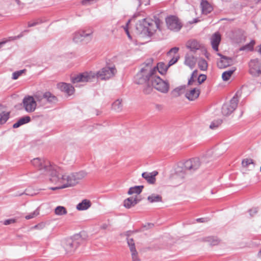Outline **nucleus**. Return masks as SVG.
I'll list each match as a JSON object with an SVG mask.
<instances>
[{
    "mask_svg": "<svg viewBox=\"0 0 261 261\" xmlns=\"http://www.w3.org/2000/svg\"><path fill=\"white\" fill-rule=\"evenodd\" d=\"M32 164L38 169L40 174L48 175L50 181L57 185H61V188L73 187L76 185L73 173L61 174L59 168L52 166L49 161L40 158L31 161Z\"/></svg>",
    "mask_w": 261,
    "mask_h": 261,
    "instance_id": "1",
    "label": "nucleus"
},
{
    "mask_svg": "<svg viewBox=\"0 0 261 261\" xmlns=\"http://www.w3.org/2000/svg\"><path fill=\"white\" fill-rule=\"evenodd\" d=\"M210 155V153H209L201 156L200 158H193L185 161L176 168L173 179L177 180L178 184L181 183L186 176L187 172L193 173L198 170L202 163L209 162Z\"/></svg>",
    "mask_w": 261,
    "mask_h": 261,
    "instance_id": "2",
    "label": "nucleus"
},
{
    "mask_svg": "<svg viewBox=\"0 0 261 261\" xmlns=\"http://www.w3.org/2000/svg\"><path fill=\"white\" fill-rule=\"evenodd\" d=\"M117 72L114 66H106L95 73L92 71L85 72L72 77L71 81L73 84L79 83L91 82L96 77L101 80H108L113 77Z\"/></svg>",
    "mask_w": 261,
    "mask_h": 261,
    "instance_id": "3",
    "label": "nucleus"
},
{
    "mask_svg": "<svg viewBox=\"0 0 261 261\" xmlns=\"http://www.w3.org/2000/svg\"><path fill=\"white\" fill-rule=\"evenodd\" d=\"M161 21L159 18L154 20L145 18L139 20L136 24L135 32L143 36H151L157 29H160Z\"/></svg>",
    "mask_w": 261,
    "mask_h": 261,
    "instance_id": "4",
    "label": "nucleus"
},
{
    "mask_svg": "<svg viewBox=\"0 0 261 261\" xmlns=\"http://www.w3.org/2000/svg\"><path fill=\"white\" fill-rule=\"evenodd\" d=\"M155 73H156L155 68H151L149 64H147L142 68L135 76V83L137 84H143L148 81H151V79Z\"/></svg>",
    "mask_w": 261,
    "mask_h": 261,
    "instance_id": "5",
    "label": "nucleus"
},
{
    "mask_svg": "<svg viewBox=\"0 0 261 261\" xmlns=\"http://www.w3.org/2000/svg\"><path fill=\"white\" fill-rule=\"evenodd\" d=\"M83 241L81 236L76 234L72 238L64 240L62 242V246L67 253H72L76 250Z\"/></svg>",
    "mask_w": 261,
    "mask_h": 261,
    "instance_id": "6",
    "label": "nucleus"
},
{
    "mask_svg": "<svg viewBox=\"0 0 261 261\" xmlns=\"http://www.w3.org/2000/svg\"><path fill=\"white\" fill-rule=\"evenodd\" d=\"M240 95V93L237 92L229 101L223 105L222 108V113L223 115L228 116L236 109Z\"/></svg>",
    "mask_w": 261,
    "mask_h": 261,
    "instance_id": "7",
    "label": "nucleus"
},
{
    "mask_svg": "<svg viewBox=\"0 0 261 261\" xmlns=\"http://www.w3.org/2000/svg\"><path fill=\"white\" fill-rule=\"evenodd\" d=\"M152 86L156 90L163 93H166L169 90V84L165 81L163 80L155 73L151 79Z\"/></svg>",
    "mask_w": 261,
    "mask_h": 261,
    "instance_id": "8",
    "label": "nucleus"
},
{
    "mask_svg": "<svg viewBox=\"0 0 261 261\" xmlns=\"http://www.w3.org/2000/svg\"><path fill=\"white\" fill-rule=\"evenodd\" d=\"M167 28L174 32L179 31L182 28V24L180 20L175 16H169L166 18Z\"/></svg>",
    "mask_w": 261,
    "mask_h": 261,
    "instance_id": "9",
    "label": "nucleus"
},
{
    "mask_svg": "<svg viewBox=\"0 0 261 261\" xmlns=\"http://www.w3.org/2000/svg\"><path fill=\"white\" fill-rule=\"evenodd\" d=\"M249 72L252 76H259L261 74V60H251L249 63Z\"/></svg>",
    "mask_w": 261,
    "mask_h": 261,
    "instance_id": "10",
    "label": "nucleus"
},
{
    "mask_svg": "<svg viewBox=\"0 0 261 261\" xmlns=\"http://www.w3.org/2000/svg\"><path fill=\"white\" fill-rule=\"evenodd\" d=\"M32 96H25L22 100V107L28 113L34 112L37 108V103Z\"/></svg>",
    "mask_w": 261,
    "mask_h": 261,
    "instance_id": "11",
    "label": "nucleus"
},
{
    "mask_svg": "<svg viewBox=\"0 0 261 261\" xmlns=\"http://www.w3.org/2000/svg\"><path fill=\"white\" fill-rule=\"evenodd\" d=\"M200 90L198 87L188 88L185 92V97L190 101H194L197 99L200 94Z\"/></svg>",
    "mask_w": 261,
    "mask_h": 261,
    "instance_id": "12",
    "label": "nucleus"
},
{
    "mask_svg": "<svg viewBox=\"0 0 261 261\" xmlns=\"http://www.w3.org/2000/svg\"><path fill=\"white\" fill-rule=\"evenodd\" d=\"M88 38L89 40L91 39V33H86L84 31H80L75 32L73 34V40L75 43H80L83 41L85 38Z\"/></svg>",
    "mask_w": 261,
    "mask_h": 261,
    "instance_id": "13",
    "label": "nucleus"
},
{
    "mask_svg": "<svg viewBox=\"0 0 261 261\" xmlns=\"http://www.w3.org/2000/svg\"><path fill=\"white\" fill-rule=\"evenodd\" d=\"M218 55L221 57V59L217 63L218 67L219 68H224L233 64V60L230 58H228L222 56L218 53Z\"/></svg>",
    "mask_w": 261,
    "mask_h": 261,
    "instance_id": "14",
    "label": "nucleus"
},
{
    "mask_svg": "<svg viewBox=\"0 0 261 261\" xmlns=\"http://www.w3.org/2000/svg\"><path fill=\"white\" fill-rule=\"evenodd\" d=\"M242 170L244 173L252 171L255 168V163L251 159H245L242 161Z\"/></svg>",
    "mask_w": 261,
    "mask_h": 261,
    "instance_id": "15",
    "label": "nucleus"
},
{
    "mask_svg": "<svg viewBox=\"0 0 261 261\" xmlns=\"http://www.w3.org/2000/svg\"><path fill=\"white\" fill-rule=\"evenodd\" d=\"M197 59L191 54L187 53L185 57L184 64L192 69L195 66Z\"/></svg>",
    "mask_w": 261,
    "mask_h": 261,
    "instance_id": "16",
    "label": "nucleus"
},
{
    "mask_svg": "<svg viewBox=\"0 0 261 261\" xmlns=\"http://www.w3.org/2000/svg\"><path fill=\"white\" fill-rule=\"evenodd\" d=\"M158 174V172L156 171H154L152 172H145L142 174V176L145 179L148 183L153 184L155 181V176Z\"/></svg>",
    "mask_w": 261,
    "mask_h": 261,
    "instance_id": "17",
    "label": "nucleus"
},
{
    "mask_svg": "<svg viewBox=\"0 0 261 261\" xmlns=\"http://www.w3.org/2000/svg\"><path fill=\"white\" fill-rule=\"evenodd\" d=\"M221 41V36L218 33H214L211 38V43L215 51L218 50V46Z\"/></svg>",
    "mask_w": 261,
    "mask_h": 261,
    "instance_id": "18",
    "label": "nucleus"
},
{
    "mask_svg": "<svg viewBox=\"0 0 261 261\" xmlns=\"http://www.w3.org/2000/svg\"><path fill=\"white\" fill-rule=\"evenodd\" d=\"M186 47L192 53H195L199 50L201 47V44L196 40H189L187 42Z\"/></svg>",
    "mask_w": 261,
    "mask_h": 261,
    "instance_id": "19",
    "label": "nucleus"
},
{
    "mask_svg": "<svg viewBox=\"0 0 261 261\" xmlns=\"http://www.w3.org/2000/svg\"><path fill=\"white\" fill-rule=\"evenodd\" d=\"M200 242H207L209 245L214 246L217 245L220 243V240L215 237H205L199 239Z\"/></svg>",
    "mask_w": 261,
    "mask_h": 261,
    "instance_id": "20",
    "label": "nucleus"
},
{
    "mask_svg": "<svg viewBox=\"0 0 261 261\" xmlns=\"http://www.w3.org/2000/svg\"><path fill=\"white\" fill-rule=\"evenodd\" d=\"M202 13L203 14H207L213 10V7L206 0H201L200 3Z\"/></svg>",
    "mask_w": 261,
    "mask_h": 261,
    "instance_id": "21",
    "label": "nucleus"
},
{
    "mask_svg": "<svg viewBox=\"0 0 261 261\" xmlns=\"http://www.w3.org/2000/svg\"><path fill=\"white\" fill-rule=\"evenodd\" d=\"M138 201L137 195L133 196L126 199L124 201V206L126 208H129L135 206L138 203Z\"/></svg>",
    "mask_w": 261,
    "mask_h": 261,
    "instance_id": "22",
    "label": "nucleus"
},
{
    "mask_svg": "<svg viewBox=\"0 0 261 261\" xmlns=\"http://www.w3.org/2000/svg\"><path fill=\"white\" fill-rule=\"evenodd\" d=\"M60 90L67 93L68 95H71L73 93L74 87L69 84L61 83L59 85Z\"/></svg>",
    "mask_w": 261,
    "mask_h": 261,
    "instance_id": "23",
    "label": "nucleus"
},
{
    "mask_svg": "<svg viewBox=\"0 0 261 261\" xmlns=\"http://www.w3.org/2000/svg\"><path fill=\"white\" fill-rule=\"evenodd\" d=\"M32 96L34 97V99L37 105L38 104L40 106H43L45 105L44 93H37Z\"/></svg>",
    "mask_w": 261,
    "mask_h": 261,
    "instance_id": "24",
    "label": "nucleus"
},
{
    "mask_svg": "<svg viewBox=\"0 0 261 261\" xmlns=\"http://www.w3.org/2000/svg\"><path fill=\"white\" fill-rule=\"evenodd\" d=\"M73 173L76 184H77L81 180L86 177L88 174V173L85 170H81L79 172H74Z\"/></svg>",
    "mask_w": 261,
    "mask_h": 261,
    "instance_id": "25",
    "label": "nucleus"
},
{
    "mask_svg": "<svg viewBox=\"0 0 261 261\" xmlns=\"http://www.w3.org/2000/svg\"><path fill=\"white\" fill-rule=\"evenodd\" d=\"M90 206V201L87 199H84L76 205V208L79 211H84L87 210Z\"/></svg>",
    "mask_w": 261,
    "mask_h": 261,
    "instance_id": "26",
    "label": "nucleus"
},
{
    "mask_svg": "<svg viewBox=\"0 0 261 261\" xmlns=\"http://www.w3.org/2000/svg\"><path fill=\"white\" fill-rule=\"evenodd\" d=\"M44 97L45 102L47 101L49 103H56L57 101V98L49 92L44 93Z\"/></svg>",
    "mask_w": 261,
    "mask_h": 261,
    "instance_id": "27",
    "label": "nucleus"
},
{
    "mask_svg": "<svg viewBox=\"0 0 261 261\" xmlns=\"http://www.w3.org/2000/svg\"><path fill=\"white\" fill-rule=\"evenodd\" d=\"M31 121V118L28 116H24L19 119L17 122L15 123L13 127V128H18L21 125L29 122Z\"/></svg>",
    "mask_w": 261,
    "mask_h": 261,
    "instance_id": "28",
    "label": "nucleus"
},
{
    "mask_svg": "<svg viewBox=\"0 0 261 261\" xmlns=\"http://www.w3.org/2000/svg\"><path fill=\"white\" fill-rule=\"evenodd\" d=\"M122 99H118L116 100L112 105V108L117 112H121L122 110Z\"/></svg>",
    "mask_w": 261,
    "mask_h": 261,
    "instance_id": "29",
    "label": "nucleus"
},
{
    "mask_svg": "<svg viewBox=\"0 0 261 261\" xmlns=\"http://www.w3.org/2000/svg\"><path fill=\"white\" fill-rule=\"evenodd\" d=\"M235 70L236 68L233 67L232 69L226 70L223 72L222 74V78L223 80L224 81H227L229 80Z\"/></svg>",
    "mask_w": 261,
    "mask_h": 261,
    "instance_id": "30",
    "label": "nucleus"
},
{
    "mask_svg": "<svg viewBox=\"0 0 261 261\" xmlns=\"http://www.w3.org/2000/svg\"><path fill=\"white\" fill-rule=\"evenodd\" d=\"M199 68L202 71H205L207 69L208 64L206 60L203 58H199L197 61Z\"/></svg>",
    "mask_w": 261,
    "mask_h": 261,
    "instance_id": "31",
    "label": "nucleus"
},
{
    "mask_svg": "<svg viewBox=\"0 0 261 261\" xmlns=\"http://www.w3.org/2000/svg\"><path fill=\"white\" fill-rule=\"evenodd\" d=\"M168 66V65H166L163 63H159L156 67H154L153 68H155L156 72L157 70L162 74H164L166 72Z\"/></svg>",
    "mask_w": 261,
    "mask_h": 261,
    "instance_id": "32",
    "label": "nucleus"
},
{
    "mask_svg": "<svg viewBox=\"0 0 261 261\" xmlns=\"http://www.w3.org/2000/svg\"><path fill=\"white\" fill-rule=\"evenodd\" d=\"M185 89L184 86L178 87L172 91L171 94L175 97H178L184 92Z\"/></svg>",
    "mask_w": 261,
    "mask_h": 261,
    "instance_id": "33",
    "label": "nucleus"
},
{
    "mask_svg": "<svg viewBox=\"0 0 261 261\" xmlns=\"http://www.w3.org/2000/svg\"><path fill=\"white\" fill-rule=\"evenodd\" d=\"M143 188V186H135L134 187H131L129 188L128 191V194L132 195L133 194H139Z\"/></svg>",
    "mask_w": 261,
    "mask_h": 261,
    "instance_id": "34",
    "label": "nucleus"
},
{
    "mask_svg": "<svg viewBox=\"0 0 261 261\" xmlns=\"http://www.w3.org/2000/svg\"><path fill=\"white\" fill-rule=\"evenodd\" d=\"M55 213L57 215L62 216L66 215L67 212L65 207L63 206H58L55 209Z\"/></svg>",
    "mask_w": 261,
    "mask_h": 261,
    "instance_id": "35",
    "label": "nucleus"
},
{
    "mask_svg": "<svg viewBox=\"0 0 261 261\" xmlns=\"http://www.w3.org/2000/svg\"><path fill=\"white\" fill-rule=\"evenodd\" d=\"M9 117V113L0 112V124L5 123Z\"/></svg>",
    "mask_w": 261,
    "mask_h": 261,
    "instance_id": "36",
    "label": "nucleus"
},
{
    "mask_svg": "<svg viewBox=\"0 0 261 261\" xmlns=\"http://www.w3.org/2000/svg\"><path fill=\"white\" fill-rule=\"evenodd\" d=\"M147 199L150 202H159L161 201L162 197L159 195L152 194L148 197Z\"/></svg>",
    "mask_w": 261,
    "mask_h": 261,
    "instance_id": "37",
    "label": "nucleus"
},
{
    "mask_svg": "<svg viewBox=\"0 0 261 261\" xmlns=\"http://www.w3.org/2000/svg\"><path fill=\"white\" fill-rule=\"evenodd\" d=\"M127 243L128 246L129 248L130 253L137 251L136 249V246H135V244L134 241L133 239L127 238Z\"/></svg>",
    "mask_w": 261,
    "mask_h": 261,
    "instance_id": "38",
    "label": "nucleus"
},
{
    "mask_svg": "<svg viewBox=\"0 0 261 261\" xmlns=\"http://www.w3.org/2000/svg\"><path fill=\"white\" fill-rule=\"evenodd\" d=\"M39 214V210L37 208L33 212H32L25 216V218L27 220H29L36 217Z\"/></svg>",
    "mask_w": 261,
    "mask_h": 261,
    "instance_id": "39",
    "label": "nucleus"
},
{
    "mask_svg": "<svg viewBox=\"0 0 261 261\" xmlns=\"http://www.w3.org/2000/svg\"><path fill=\"white\" fill-rule=\"evenodd\" d=\"M255 44V41L252 40L247 45L242 47L240 48L241 50H251L253 49V45Z\"/></svg>",
    "mask_w": 261,
    "mask_h": 261,
    "instance_id": "40",
    "label": "nucleus"
},
{
    "mask_svg": "<svg viewBox=\"0 0 261 261\" xmlns=\"http://www.w3.org/2000/svg\"><path fill=\"white\" fill-rule=\"evenodd\" d=\"M198 75V70H195L193 71L191 74L190 79L189 80L188 85H191L192 83L194 82V79L196 78Z\"/></svg>",
    "mask_w": 261,
    "mask_h": 261,
    "instance_id": "41",
    "label": "nucleus"
},
{
    "mask_svg": "<svg viewBox=\"0 0 261 261\" xmlns=\"http://www.w3.org/2000/svg\"><path fill=\"white\" fill-rule=\"evenodd\" d=\"M150 0H135L137 7H139L141 4H144L147 6L149 4Z\"/></svg>",
    "mask_w": 261,
    "mask_h": 261,
    "instance_id": "42",
    "label": "nucleus"
},
{
    "mask_svg": "<svg viewBox=\"0 0 261 261\" xmlns=\"http://www.w3.org/2000/svg\"><path fill=\"white\" fill-rule=\"evenodd\" d=\"M25 70H21L14 72L12 74V79L13 80H17L24 72Z\"/></svg>",
    "mask_w": 261,
    "mask_h": 261,
    "instance_id": "43",
    "label": "nucleus"
},
{
    "mask_svg": "<svg viewBox=\"0 0 261 261\" xmlns=\"http://www.w3.org/2000/svg\"><path fill=\"white\" fill-rule=\"evenodd\" d=\"M221 123V121L219 120L216 122H213L210 125V128L214 129L217 128Z\"/></svg>",
    "mask_w": 261,
    "mask_h": 261,
    "instance_id": "44",
    "label": "nucleus"
},
{
    "mask_svg": "<svg viewBox=\"0 0 261 261\" xmlns=\"http://www.w3.org/2000/svg\"><path fill=\"white\" fill-rule=\"evenodd\" d=\"M179 58L178 56L173 57L168 62V66L169 67L177 62Z\"/></svg>",
    "mask_w": 261,
    "mask_h": 261,
    "instance_id": "45",
    "label": "nucleus"
},
{
    "mask_svg": "<svg viewBox=\"0 0 261 261\" xmlns=\"http://www.w3.org/2000/svg\"><path fill=\"white\" fill-rule=\"evenodd\" d=\"M131 256L132 261H140L137 251L131 252Z\"/></svg>",
    "mask_w": 261,
    "mask_h": 261,
    "instance_id": "46",
    "label": "nucleus"
},
{
    "mask_svg": "<svg viewBox=\"0 0 261 261\" xmlns=\"http://www.w3.org/2000/svg\"><path fill=\"white\" fill-rule=\"evenodd\" d=\"M42 22L41 20H35L33 22H29L28 23V27H33L34 26H36V25H38L39 24L41 23Z\"/></svg>",
    "mask_w": 261,
    "mask_h": 261,
    "instance_id": "47",
    "label": "nucleus"
},
{
    "mask_svg": "<svg viewBox=\"0 0 261 261\" xmlns=\"http://www.w3.org/2000/svg\"><path fill=\"white\" fill-rule=\"evenodd\" d=\"M206 79V76L205 74H200L198 76L197 81L199 85L202 83L204 82Z\"/></svg>",
    "mask_w": 261,
    "mask_h": 261,
    "instance_id": "48",
    "label": "nucleus"
},
{
    "mask_svg": "<svg viewBox=\"0 0 261 261\" xmlns=\"http://www.w3.org/2000/svg\"><path fill=\"white\" fill-rule=\"evenodd\" d=\"M98 0H83L82 1V4L83 5L88 6L96 3Z\"/></svg>",
    "mask_w": 261,
    "mask_h": 261,
    "instance_id": "49",
    "label": "nucleus"
},
{
    "mask_svg": "<svg viewBox=\"0 0 261 261\" xmlns=\"http://www.w3.org/2000/svg\"><path fill=\"white\" fill-rule=\"evenodd\" d=\"M152 88L149 86H147L143 89V92L145 94H149L151 93Z\"/></svg>",
    "mask_w": 261,
    "mask_h": 261,
    "instance_id": "50",
    "label": "nucleus"
},
{
    "mask_svg": "<svg viewBox=\"0 0 261 261\" xmlns=\"http://www.w3.org/2000/svg\"><path fill=\"white\" fill-rule=\"evenodd\" d=\"M15 222V220L13 219H8V220H6L4 221V224L5 225H9L10 224L13 223Z\"/></svg>",
    "mask_w": 261,
    "mask_h": 261,
    "instance_id": "51",
    "label": "nucleus"
},
{
    "mask_svg": "<svg viewBox=\"0 0 261 261\" xmlns=\"http://www.w3.org/2000/svg\"><path fill=\"white\" fill-rule=\"evenodd\" d=\"M249 212L250 215L251 216H253L255 214H256L257 213V210L256 208H253L250 209L249 211Z\"/></svg>",
    "mask_w": 261,
    "mask_h": 261,
    "instance_id": "52",
    "label": "nucleus"
},
{
    "mask_svg": "<svg viewBox=\"0 0 261 261\" xmlns=\"http://www.w3.org/2000/svg\"><path fill=\"white\" fill-rule=\"evenodd\" d=\"M179 50V48L177 47H173L168 52V54H170L172 53H173L174 54H176L178 52V51Z\"/></svg>",
    "mask_w": 261,
    "mask_h": 261,
    "instance_id": "53",
    "label": "nucleus"
},
{
    "mask_svg": "<svg viewBox=\"0 0 261 261\" xmlns=\"http://www.w3.org/2000/svg\"><path fill=\"white\" fill-rule=\"evenodd\" d=\"M129 22H130V20H129L128 21V22L126 23V26L124 27V29L125 30V33H126L127 36L128 37V38H131L130 34H129L128 30V28H127V25H128V23H129Z\"/></svg>",
    "mask_w": 261,
    "mask_h": 261,
    "instance_id": "54",
    "label": "nucleus"
},
{
    "mask_svg": "<svg viewBox=\"0 0 261 261\" xmlns=\"http://www.w3.org/2000/svg\"><path fill=\"white\" fill-rule=\"evenodd\" d=\"M101 229H106L108 227V225L107 224H103L100 226Z\"/></svg>",
    "mask_w": 261,
    "mask_h": 261,
    "instance_id": "55",
    "label": "nucleus"
},
{
    "mask_svg": "<svg viewBox=\"0 0 261 261\" xmlns=\"http://www.w3.org/2000/svg\"><path fill=\"white\" fill-rule=\"evenodd\" d=\"M196 221L199 222H205L204 218H198L197 219Z\"/></svg>",
    "mask_w": 261,
    "mask_h": 261,
    "instance_id": "56",
    "label": "nucleus"
},
{
    "mask_svg": "<svg viewBox=\"0 0 261 261\" xmlns=\"http://www.w3.org/2000/svg\"><path fill=\"white\" fill-rule=\"evenodd\" d=\"M60 186H59V187H55V188H51V189L53 190H56L57 189H62L61 187V185H60Z\"/></svg>",
    "mask_w": 261,
    "mask_h": 261,
    "instance_id": "57",
    "label": "nucleus"
},
{
    "mask_svg": "<svg viewBox=\"0 0 261 261\" xmlns=\"http://www.w3.org/2000/svg\"><path fill=\"white\" fill-rule=\"evenodd\" d=\"M155 107H156V109H159V110L161 109H162V106L159 105H156L155 106Z\"/></svg>",
    "mask_w": 261,
    "mask_h": 261,
    "instance_id": "58",
    "label": "nucleus"
},
{
    "mask_svg": "<svg viewBox=\"0 0 261 261\" xmlns=\"http://www.w3.org/2000/svg\"><path fill=\"white\" fill-rule=\"evenodd\" d=\"M259 48H258V52L261 54V46H258Z\"/></svg>",
    "mask_w": 261,
    "mask_h": 261,
    "instance_id": "59",
    "label": "nucleus"
},
{
    "mask_svg": "<svg viewBox=\"0 0 261 261\" xmlns=\"http://www.w3.org/2000/svg\"><path fill=\"white\" fill-rule=\"evenodd\" d=\"M258 255L260 258H261V250L258 252Z\"/></svg>",
    "mask_w": 261,
    "mask_h": 261,
    "instance_id": "60",
    "label": "nucleus"
},
{
    "mask_svg": "<svg viewBox=\"0 0 261 261\" xmlns=\"http://www.w3.org/2000/svg\"><path fill=\"white\" fill-rule=\"evenodd\" d=\"M16 1L18 5H19V4H20V2H19V1H18V0H16Z\"/></svg>",
    "mask_w": 261,
    "mask_h": 261,
    "instance_id": "61",
    "label": "nucleus"
},
{
    "mask_svg": "<svg viewBox=\"0 0 261 261\" xmlns=\"http://www.w3.org/2000/svg\"><path fill=\"white\" fill-rule=\"evenodd\" d=\"M21 36H22V35H20L18 36L17 37H16V38H19Z\"/></svg>",
    "mask_w": 261,
    "mask_h": 261,
    "instance_id": "62",
    "label": "nucleus"
},
{
    "mask_svg": "<svg viewBox=\"0 0 261 261\" xmlns=\"http://www.w3.org/2000/svg\"><path fill=\"white\" fill-rule=\"evenodd\" d=\"M38 227V225H35V226H34V228H37Z\"/></svg>",
    "mask_w": 261,
    "mask_h": 261,
    "instance_id": "63",
    "label": "nucleus"
},
{
    "mask_svg": "<svg viewBox=\"0 0 261 261\" xmlns=\"http://www.w3.org/2000/svg\"><path fill=\"white\" fill-rule=\"evenodd\" d=\"M148 225H149V226H152L153 225H152V224H148Z\"/></svg>",
    "mask_w": 261,
    "mask_h": 261,
    "instance_id": "64",
    "label": "nucleus"
}]
</instances>
